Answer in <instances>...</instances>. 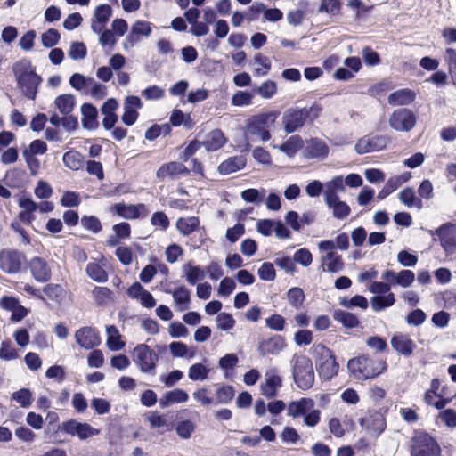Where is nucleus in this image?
Segmentation results:
<instances>
[{
    "mask_svg": "<svg viewBox=\"0 0 456 456\" xmlns=\"http://www.w3.org/2000/svg\"><path fill=\"white\" fill-rule=\"evenodd\" d=\"M290 366L295 384L303 390L311 388L314 383V370L310 358L295 354L290 360Z\"/></svg>",
    "mask_w": 456,
    "mask_h": 456,
    "instance_id": "f257e3e1",
    "label": "nucleus"
},
{
    "mask_svg": "<svg viewBox=\"0 0 456 456\" xmlns=\"http://www.w3.org/2000/svg\"><path fill=\"white\" fill-rule=\"evenodd\" d=\"M347 367L355 379H368L381 374L387 369V363L362 355L349 360Z\"/></svg>",
    "mask_w": 456,
    "mask_h": 456,
    "instance_id": "f03ea898",
    "label": "nucleus"
},
{
    "mask_svg": "<svg viewBox=\"0 0 456 456\" xmlns=\"http://www.w3.org/2000/svg\"><path fill=\"white\" fill-rule=\"evenodd\" d=\"M436 439L425 431H415L411 441V456H440Z\"/></svg>",
    "mask_w": 456,
    "mask_h": 456,
    "instance_id": "7ed1b4c3",
    "label": "nucleus"
},
{
    "mask_svg": "<svg viewBox=\"0 0 456 456\" xmlns=\"http://www.w3.org/2000/svg\"><path fill=\"white\" fill-rule=\"evenodd\" d=\"M279 113L270 111L254 116L247 126V133L265 142L271 138L269 127L274 123Z\"/></svg>",
    "mask_w": 456,
    "mask_h": 456,
    "instance_id": "20e7f679",
    "label": "nucleus"
},
{
    "mask_svg": "<svg viewBox=\"0 0 456 456\" xmlns=\"http://www.w3.org/2000/svg\"><path fill=\"white\" fill-rule=\"evenodd\" d=\"M134 361L143 373L155 374L159 354L145 344L138 345L133 351Z\"/></svg>",
    "mask_w": 456,
    "mask_h": 456,
    "instance_id": "39448f33",
    "label": "nucleus"
},
{
    "mask_svg": "<svg viewBox=\"0 0 456 456\" xmlns=\"http://www.w3.org/2000/svg\"><path fill=\"white\" fill-rule=\"evenodd\" d=\"M24 260V254L16 249L4 248L0 251V269L5 273H18Z\"/></svg>",
    "mask_w": 456,
    "mask_h": 456,
    "instance_id": "423d86ee",
    "label": "nucleus"
},
{
    "mask_svg": "<svg viewBox=\"0 0 456 456\" xmlns=\"http://www.w3.org/2000/svg\"><path fill=\"white\" fill-rule=\"evenodd\" d=\"M417 118L409 109L401 108L394 110L389 118V126L401 132H409L416 125Z\"/></svg>",
    "mask_w": 456,
    "mask_h": 456,
    "instance_id": "0eeeda50",
    "label": "nucleus"
},
{
    "mask_svg": "<svg viewBox=\"0 0 456 456\" xmlns=\"http://www.w3.org/2000/svg\"><path fill=\"white\" fill-rule=\"evenodd\" d=\"M316 350H320L321 354V362L317 367L320 376L325 379H330L336 376L339 366L336 362L333 353L329 348L321 345L316 346Z\"/></svg>",
    "mask_w": 456,
    "mask_h": 456,
    "instance_id": "6e6552de",
    "label": "nucleus"
},
{
    "mask_svg": "<svg viewBox=\"0 0 456 456\" xmlns=\"http://www.w3.org/2000/svg\"><path fill=\"white\" fill-rule=\"evenodd\" d=\"M360 425L370 436H379L386 428L387 423L384 415L378 411H368L360 419Z\"/></svg>",
    "mask_w": 456,
    "mask_h": 456,
    "instance_id": "1a4fd4ad",
    "label": "nucleus"
},
{
    "mask_svg": "<svg viewBox=\"0 0 456 456\" xmlns=\"http://www.w3.org/2000/svg\"><path fill=\"white\" fill-rule=\"evenodd\" d=\"M389 138L387 135H365L358 140L354 150L358 154L379 151L387 147Z\"/></svg>",
    "mask_w": 456,
    "mask_h": 456,
    "instance_id": "9d476101",
    "label": "nucleus"
},
{
    "mask_svg": "<svg viewBox=\"0 0 456 456\" xmlns=\"http://www.w3.org/2000/svg\"><path fill=\"white\" fill-rule=\"evenodd\" d=\"M61 430L72 436H77L81 440L97 436L100 433L99 429L93 428L88 423L78 422L76 419H69L63 422L61 424Z\"/></svg>",
    "mask_w": 456,
    "mask_h": 456,
    "instance_id": "9b49d317",
    "label": "nucleus"
},
{
    "mask_svg": "<svg viewBox=\"0 0 456 456\" xmlns=\"http://www.w3.org/2000/svg\"><path fill=\"white\" fill-rule=\"evenodd\" d=\"M151 24L144 20H137L132 26L129 34L123 42L126 50L133 48L142 37H148L151 34Z\"/></svg>",
    "mask_w": 456,
    "mask_h": 456,
    "instance_id": "f8f14e48",
    "label": "nucleus"
},
{
    "mask_svg": "<svg viewBox=\"0 0 456 456\" xmlns=\"http://www.w3.org/2000/svg\"><path fill=\"white\" fill-rule=\"evenodd\" d=\"M111 211L125 219H136L139 217H146L149 210L145 204L126 205L124 203H117L111 207Z\"/></svg>",
    "mask_w": 456,
    "mask_h": 456,
    "instance_id": "ddd939ff",
    "label": "nucleus"
},
{
    "mask_svg": "<svg viewBox=\"0 0 456 456\" xmlns=\"http://www.w3.org/2000/svg\"><path fill=\"white\" fill-rule=\"evenodd\" d=\"M77 345L85 349H93L101 344V338L94 328L85 326L75 333Z\"/></svg>",
    "mask_w": 456,
    "mask_h": 456,
    "instance_id": "4468645a",
    "label": "nucleus"
},
{
    "mask_svg": "<svg viewBox=\"0 0 456 456\" xmlns=\"http://www.w3.org/2000/svg\"><path fill=\"white\" fill-rule=\"evenodd\" d=\"M32 277L38 282H47L51 280L52 270L48 263L42 257L34 256L28 262Z\"/></svg>",
    "mask_w": 456,
    "mask_h": 456,
    "instance_id": "2eb2a0df",
    "label": "nucleus"
},
{
    "mask_svg": "<svg viewBox=\"0 0 456 456\" xmlns=\"http://www.w3.org/2000/svg\"><path fill=\"white\" fill-rule=\"evenodd\" d=\"M284 130L288 133H293L301 128L305 120L302 108H290L287 110L282 117Z\"/></svg>",
    "mask_w": 456,
    "mask_h": 456,
    "instance_id": "dca6fc26",
    "label": "nucleus"
},
{
    "mask_svg": "<svg viewBox=\"0 0 456 456\" xmlns=\"http://www.w3.org/2000/svg\"><path fill=\"white\" fill-rule=\"evenodd\" d=\"M436 235L441 240V245L447 253L456 251V225L446 224L436 230Z\"/></svg>",
    "mask_w": 456,
    "mask_h": 456,
    "instance_id": "f3484780",
    "label": "nucleus"
},
{
    "mask_svg": "<svg viewBox=\"0 0 456 456\" xmlns=\"http://www.w3.org/2000/svg\"><path fill=\"white\" fill-rule=\"evenodd\" d=\"M112 16V8L110 5L103 4L98 5L91 20V29L94 33H100L106 26Z\"/></svg>",
    "mask_w": 456,
    "mask_h": 456,
    "instance_id": "a211bd4d",
    "label": "nucleus"
},
{
    "mask_svg": "<svg viewBox=\"0 0 456 456\" xmlns=\"http://www.w3.org/2000/svg\"><path fill=\"white\" fill-rule=\"evenodd\" d=\"M381 278L393 285H400L403 288H408L414 281L415 274L411 270H402L399 273L387 270L382 273Z\"/></svg>",
    "mask_w": 456,
    "mask_h": 456,
    "instance_id": "6ab92c4d",
    "label": "nucleus"
},
{
    "mask_svg": "<svg viewBox=\"0 0 456 456\" xmlns=\"http://www.w3.org/2000/svg\"><path fill=\"white\" fill-rule=\"evenodd\" d=\"M391 346L398 354L403 356L412 354L416 345L409 335L401 332L395 333L391 338Z\"/></svg>",
    "mask_w": 456,
    "mask_h": 456,
    "instance_id": "aec40b11",
    "label": "nucleus"
},
{
    "mask_svg": "<svg viewBox=\"0 0 456 456\" xmlns=\"http://www.w3.org/2000/svg\"><path fill=\"white\" fill-rule=\"evenodd\" d=\"M329 147L321 139L312 138L305 142L304 155L307 159H324L328 156Z\"/></svg>",
    "mask_w": 456,
    "mask_h": 456,
    "instance_id": "412c9836",
    "label": "nucleus"
},
{
    "mask_svg": "<svg viewBox=\"0 0 456 456\" xmlns=\"http://www.w3.org/2000/svg\"><path fill=\"white\" fill-rule=\"evenodd\" d=\"M42 82V77L34 73L28 77L17 81V86L21 93L29 100H35L37 94V89Z\"/></svg>",
    "mask_w": 456,
    "mask_h": 456,
    "instance_id": "4be33fe9",
    "label": "nucleus"
},
{
    "mask_svg": "<svg viewBox=\"0 0 456 456\" xmlns=\"http://www.w3.org/2000/svg\"><path fill=\"white\" fill-rule=\"evenodd\" d=\"M265 377V381L261 385L262 395L267 398H273L277 395V390L282 386L281 378L276 374L275 370H268Z\"/></svg>",
    "mask_w": 456,
    "mask_h": 456,
    "instance_id": "5701e85b",
    "label": "nucleus"
},
{
    "mask_svg": "<svg viewBox=\"0 0 456 456\" xmlns=\"http://www.w3.org/2000/svg\"><path fill=\"white\" fill-rule=\"evenodd\" d=\"M118 108V102L115 98H110L102 104L101 108V112L104 115L102 126L106 130H110L117 123L118 115L115 111Z\"/></svg>",
    "mask_w": 456,
    "mask_h": 456,
    "instance_id": "b1692460",
    "label": "nucleus"
},
{
    "mask_svg": "<svg viewBox=\"0 0 456 456\" xmlns=\"http://www.w3.org/2000/svg\"><path fill=\"white\" fill-rule=\"evenodd\" d=\"M190 170L180 162L172 161L163 164L157 171L156 175L160 180L174 178L177 175H188Z\"/></svg>",
    "mask_w": 456,
    "mask_h": 456,
    "instance_id": "393cba45",
    "label": "nucleus"
},
{
    "mask_svg": "<svg viewBox=\"0 0 456 456\" xmlns=\"http://www.w3.org/2000/svg\"><path fill=\"white\" fill-rule=\"evenodd\" d=\"M286 346V342L281 336L276 335L259 344L258 351L261 355L278 354Z\"/></svg>",
    "mask_w": 456,
    "mask_h": 456,
    "instance_id": "a878e982",
    "label": "nucleus"
},
{
    "mask_svg": "<svg viewBox=\"0 0 456 456\" xmlns=\"http://www.w3.org/2000/svg\"><path fill=\"white\" fill-rule=\"evenodd\" d=\"M323 271L329 273H339L344 269V262L340 255L335 251L328 252L321 257Z\"/></svg>",
    "mask_w": 456,
    "mask_h": 456,
    "instance_id": "bb28decb",
    "label": "nucleus"
},
{
    "mask_svg": "<svg viewBox=\"0 0 456 456\" xmlns=\"http://www.w3.org/2000/svg\"><path fill=\"white\" fill-rule=\"evenodd\" d=\"M314 407V401L311 398H301L298 401H292L288 406V415L296 419L304 416Z\"/></svg>",
    "mask_w": 456,
    "mask_h": 456,
    "instance_id": "cd10ccee",
    "label": "nucleus"
},
{
    "mask_svg": "<svg viewBox=\"0 0 456 456\" xmlns=\"http://www.w3.org/2000/svg\"><path fill=\"white\" fill-rule=\"evenodd\" d=\"M325 204L332 210V215L336 219H346L351 213V208L345 201L340 200V198L325 199Z\"/></svg>",
    "mask_w": 456,
    "mask_h": 456,
    "instance_id": "c85d7f7f",
    "label": "nucleus"
},
{
    "mask_svg": "<svg viewBox=\"0 0 456 456\" xmlns=\"http://www.w3.org/2000/svg\"><path fill=\"white\" fill-rule=\"evenodd\" d=\"M167 292L172 294L177 311L183 312L189 308L191 292L185 286H180Z\"/></svg>",
    "mask_w": 456,
    "mask_h": 456,
    "instance_id": "c756f323",
    "label": "nucleus"
},
{
    "mask_svg": "<svg viewBox=\"0 0 456 456\" xmlns=\"http://www.w3.org/2000/svg\"><path fill=\"white\" fill-rule=\"evenodd\" d=\"M246 166V158L242 155L233 156L223 161L218 171L222 175H229L236 171L241 170Z\"/></svg>",
    "mask_w": 456,
    "mask_h": 456,
    "instance_id": "7c9ffc66",
    "label": "nucleus"
},
{
    "mask_svg": "<svg viewBox=\"0 0 456 456\" xmlns=\"http://www.w3.org/2000/svg\"><path fill=\"white\" fill-rule=\"evenodd\" d=\"M415 97V93L411 89H399L388 95L387 102L393 106L409 105Z\"/></svg>",
    "mask_w": 456,
    "mask_h": 456,
    "instance_id": "2f4dec72",
    "label": "nucleus"
},
{
    "mask_svg": "<svg viewBox=\"0 0 456 456\" xmlns=\"http://www.w3.org/2000/svg\"><path fill=\"white\" fill-rule=\"evenodd\" d=\"M189 399L188 394L180 388L167 391L159 399V405L161 408H166L174 403H186Z\"/></svg>",
    "mask_w": 456,
    "mask_h": 456,
    "instance_id": "473e14b6",
    "label": "nucleus"
},
{
    "mask_svg": "<svg viewBox=\"0 0 456 456\" xmlns=\"http://www.w3.org/2000/svg\"><path fill=\"white\" fill-rule=\"evenodd\" d=\"M81 112L83 116L82 123L84 127L88 129H95L98 127V110L96 107L91 103H84L81 107Z\"/></svg>",
    "mask_w": 456,
    "mask_h": 456,
    "instance_id": "72a5a7b5",
    "label": "nucleus"
},
{
    "mask_svg": "<svg viewBox=\"0 0 456 456\" xmlns=\"http://www.w3.org/2000/svg\"><path fill=\"white\" fill-rule=\"evenodd\" d=\"M64 165L71 170H80L85 167V157L80 152L71 150L63 154Z\"/></svg>",
    "mask_w": 456,
    "mask_h": 456,
    "instance_id": "f704fd0d",
    "label": "nucleus"
},
{
    "mask_svg": "<svg viewBox=\"0 0 456 456\" xmlns=\"http://www.w3.org/2000/svg\"><path fill=\"white\" fill-rule=\"evenodd\" d=\"M345 181L341 175L335 176L330 181L325 183V190L323 192L324 200L339 197L338 191H345Z\"/></svg>",
    "mask_w": 456,
    "mask_h": 456,
    "instance_id": "c9c22d12",
    "label": "nucleus"
},
{
    "mask_svg": "<svg viewBox=\"0 0 456 456\" xmlns=\"http://www.w3.org/2000/svg\"><path fill=\"white\" fill-rule=\"evenodd\" d=\"M12 71L16 81L36 73L31 61L28 59L16 61L12 66Z\"/></svg>",
    "mask_w": 456,
    "mask_h": 456,
    "instance_id": "e433bc0d",
    "label": "nucleus"
},
{
    "mask_svg": "<svg viewBox=\"0 0 456 456\" xmlns=\"http://www.w3.org/2000/svg\"><path fill=\"white\" fill-rule=\"evenodd\" d=\"M224 143L225 138L223 132L219 129H216L209 133L203 145L208 151H215L220 149Z\"/></svg>",
    "mask_w": 456,
    "mask_h": 456,
    "instance_id": "4c0bfd02",
    "label": "nucleus"
},
{
    "mask_svg": "<svg viewBox=\"0 0 456 456\" xmlns=\"http://www.w3.org/2000/svg\"><path fill=\"white\" fill-rule=\"evenodd\" d=\"M399 200L408 208L416 207L422 208L423 204L420 199L416 197L415 191L411 187L404 188L398 195Z\"/></svg>",
    "mask_w": 456,
    "mask_h": 456,
    "instance_id": "58836bf2",
    "label": "nucleus"
},
{
    "mask_svg": "<svg viewBox=\"0 0 456 456\" xmlns=\"http://www.w3.org/2000/svg\"><path fill=\"white\" fill-rule=\"evenodd\" d=\"M333 318L346 328L353 329L359 325L357 316L344 310H335L333 313Z\"/></svg>",
    "mask_w": 456,
    "mask_h": 456,
    "instance_id": "ea45409f",
    "label": "nucleus"
},
{
    "mask_svg": "<svg viewBox=\"0 0 456 456\" xmlns=\"http://www.w3.org/2000/svg\"><path fill=\"white\" fill-rule=\"evenodd\" d=\"M200 225L198 217L190 216L186 218H179L176 222L177 230L184 236L190 235Z\"/></svg>",
    "mask_w": 456,
    "mask_h": 456,
    "instance_id": "a19ab883",
    "label": "nucleus"
},
{
    "mask_svg": "<svg viewBox=\"0 0 456 456\" xmlns=\"http://www.w3.org/2000/svg\"><path fill=\"white\" fill-rule=\"evenodd\" d=\"M395 302L394 293L386 296H375L370 299L371 308L374 312H380L387 307L392 306Z\"/></svg>",
    "mask_w": 456,
    "mask_h": 456,
    "instance_id": "79ce46f5",
    "label": "nucleus"
},
{
    "mask_svg": "<svg viewBox=\"0 0 456 456\" xmlns=\"http://www.w3.org/2000/svg\"><path fill=\"white\" fill-rule=\"evenodd\" d=\"M183 269L185 273L186 281L191 285H194L198 281L205 278V272L200 266H193L191 263H188L183 267Z\"/></svg>",
    "mask_w": 456,
    "mask_h": 456,
    "instance_id": "37998d69",
    "label": "nucleus"
},
{
    "mask_svg": "<svg viewBox=\"0 0 456 456\" xmlns=\"http://www.w3.org/2000/svg\"><path fill=\"white\" fill-rule=\"evenodd\" d=\"M55 106L63 115H69L74 109L75 98L71 94H62L55 99Z\"/></svg>",
    "mask_w": 456,
    "mask_h": 456,
    "instance_id": "c03bdc74",
    "label": "nucleus"
},
{
    "mask_svg": "<svg viewBox=\"0 0 456 456\" xmlns=\"http://www.w3.org/2000/svg\"><path fill=\"white\" fill-rule=\"evenodd\" d=\"M93 77H86L80 73H74L69 78V85L79 92H86L93 84Z\"/></svg>",
    "mask_w": 456,
    "mask_h": 456,
    "instance_id": "a18cd8bd",
    "label": "nucleus"
},
{
    "mask_svg": "<svg viewBox=\"0 0 456 456\" xmlns=\"http://www.w3.org/2000/svg\"><path fill=\"white\" fill-rule=\"evenodd\" d=\"M341 7L342 2L340 0H321L318 12L336 16L340 13Z\"/></svg>",
    "mask_w": 456,
    "mask_h": 456,
    "instance_id": "49530a36",
    "label": "nucleus"
},
{
    "mask_svg": "<svg viewBox=\"0 0 456 456\" xmlns=\"http://www.w3.org/2000/svg\"><path fill=\"white\" fill-rule=\"evenodd\" d=\"M235 391L232 386L224 385L216 391L215 405L226 404L234 397Z\"/></svg>",
    "mask_w": 456,
    "mask_h": 456,
    "instance_id": "de8ad7c7",
    "label": "nucleus"
},
{
    "mask_svg": "<svg viewBox=\"0 0 456 456\" xmlns=\"http://www.w3.org/2000/svg\"><path fill=\"white\" fill-rule=\"evenodd\" d=\"M88 276L97 282H105L108 280L106 271L96 263H89L86 266Z\"/></svg>",
    "mask_w": 456,
    "mask_h": 456,
    "instance_id": "09e8293b",
    "label": "nucleus"
},
{
    "mask_svg": "<svg viewBox=\"0 0 456 456\" xmlns=\"http://www.w3.org/2000/svg\"><path fill=\"white\" fill-rule=\"evenodd\" d=\"M339 304L345 308L348 309L354 307H360L365 310L368 308L369 305L367 298L361 295H356L350 299L346 297L340 298Z\"/></svg>",
    "mask_w": 456,
    "mask_h": 456,
    "instance_id": "8fccbe9b",
    "label": "nucleus"
},
{
    "mask_svg": "<svg viewBox=\"0 0 456 456\" xmlns=\"http://www.w3.org/2000/svg\"><path fill=\"white\" fill-rule=\"evenodd\" d=\"M87 54V48L82 42H71L68 55L74 61L84 60Z\"/></svg>",
    "mask_w": 456,
    "mask_h": 456,
    "instance_id": "3c124183",
    "label": "nucleus"
},
{
    "mask_svg": "<svg viewBox=\"0 0 456 456\" xmlns=\"http://www.w3.org/2000/svg\"><path fill=\"white\" fill-rule=\"evenodd\" d=\"M209 370L202 363L192 364L188 371V377L193 381L204 380L208 378Z\"/></svg>",
    "mask_w": 456,
    "mask_h": 456,
    "instance_id": "603ef678",
    "label": "nucleus"
},
{
    "mask_svg": "<svg viewBox=\"0 0 456 456\" xmlns=\"http://www.w3.org/2000/svg\"><path fill=\"white\" fill-rule=\"evenodd\" d=\"M452 84L456 86V49L447 48L444 55Z\"/></svg>",
    "mask_w": 456,
    "mask_h": 456,
    "instance_id": "864d4df0",
    "label": "nucleus"
},
{
    "mask_svg": "<svg viewBox=\"0 0 456 456\" xmlns=\"http://www.w3.org/2000/svg\"><path fill=\"white\" fill-rule=\"evenodd\" d=\"M60 39V33L54 28H49L41 36L42 45L46 48L53 47L58 44Z\"/></svg>",
    "mask_w": 456,
    "mask_h": 456,
    "instance_id": "5fc2aeb1",
    "label": "nucleus"
},
{
    "mask_svg": "<svg viewBox=\"0 0 456 456\" xmlns=\"http://www.w3.org/2000/svg\"><path fill=\"white\" fill-rule=\"evenodd\" d=\"M288 300L293 307L299 308L305 300V293L303 289L297 287L290 289L288 291Z\"/></svg>",
    "mask_w": 456,
    "mask_h": 456,
    "instance_id": "6e6d98bb",
    "label": "nucleus"
},
{
    "mask_svg": "<svg viewBox=\"0 0 456 456\" xmlns=\"http://www.w3.org/2000/svg\"><path fill=\"white\" fill-rule=\"evenodd\" d=\"M265 191L263 189L261 191L257 189H247L241 192V198L246 202L258 204L262 202L265 197Z\"/></svg>",
    "mask_w": 456,
    "mask_h": 456,
    "instance_id": "4d7b16f0",
    "label": "nucleus"
},
{
    "mask_svg": "<svg viewBox=\"0 0 456 456\" xmlns=\"http://www.w3.org/2000/svg\"><path fill=\"white\" fill-rule=\"evenodd\" d=\"M81 224L85 229L94 233H98L102 229L100 220L94 216H83Z\"/></svg>",
    "mask_w": 456,
    "mask_h": 456,
    "instance_id": "13d9d810",
    "label": "nucleus"
},
{
    "mask_svg": "<svg viewBox=\"0 0 456 456\" xmlns=\"http://www.w3.org/2000/svg\"><path fill=\"white\" fill-rule=\"evenodd\" d=\"M193 398L203 406L215 405V398L210 396L207 387H202L193 392Z\"/></svg>",
    "mask_w": 456,
    "mask_h": 456,
    "instance_id": "bf43d9fd",
    "label": "nucleus"
},
{
    "mask_svg": "<svg viewBox=\"0 0 456 456\" xmlns=\"http://www.w3.org/2000/svg\"><path fill=\"white\" fill-rule=\"evenodd\" d=\"M253 94L246 91H238L232 97V105L248 106L252 103Z\"/></svg>",
    "mask_w": 456,
    "mask_h": 456,
    "instance_id": "052dcab7",
    "label": "nucleus"
},
{
    "mask_svg": "<svg viewBox=\"0 0 456 456\" xmlns=\"http://www.w3.org/2000/svg\"><path fill=\"white\" fill-rule=\"evenodd\" d=\"M217 328L222 330H230L235 325V320L231 314L220 313L216 317Z\"/></svg>",
    "mask_w": 456,
    "mask_h": 456,
    "instance_id": "680f3d73",
    "label": "nucleus"
},
{
    "mask_svg": "<svg viewBox=\"0 0 456 456\" xmlns=\"http://www.w3.org/2000/svg\"><path fill=\"white\" fill-rule=\"evenodd\" d=\"M400 187V180L397 178L390 177L381 191L378 194L379 200H384L387 198L389 194H391L393 191H395L397 188Z\"/></svg>",
    "mask_w": 456,
    "mask_h": 456,
    "instance_id": "e2e57ef3",
    "label": "nucleus"
},
{
    "mask_svg": "<svg viewBox=\"0 0 456 456\" xmlns=\"http://www.w3.org/2000/svg\"><path fill=\"white\" fill-rule=\"evenodd\" d=\"M12 398L17 401L21 407H28L32 402V394L29 389L22 388L14 392Z\"/></svg>",
    "mask_w": 456,
    "mask_h": 456,
    "instance_id": "0e129e2a",
    "label": "nucleus"
},
{
    "mask_svg": "<svg viewBox=\"0 0 456 456\" xmlns=\"http://www.w3.org/2000/svg\"><path fill=\"white\" fill-rule=\"evenodd\" d=\"M276 91V83L272 80L265 81L256 89L257 94L265 99L272 98Z\"/></svg>",
    "mask_w": 456,
    "mask_h": 456,
    "instance_id": "69168bd1",
    "label": "nucleus"
},
{
    "mask_svg": "<svg viewBox=\"0 0 456 456\" xmlns=\"http://www.w3.org/2000/svg\"><path fill=\"white\" fill-rule=\"evenodd\" d=\"M190 116H185L184 113L178 109L174 110L170 116V122L174 126H179L180 125L184 124L186 127H190Z\"/></svg>",
    "mask_w": 456,
    "mask_h": 456,
    "instance_id": "338daca9",
    "label": "nucleus"
},
{
    "mask_svg": "<svg viewBox=\"0 0 456 456\" xmlns=\"http://www.w3.org/2000/svg\"><path fill=\"white\" fill-rule=\"evenodd\" d=\"M151 224L153 226L159 227L162 231H166L170 222L167 216L163 211H158L152 215Z\"/></svg>",
    "mask_w": 456,
    "mask_h": 456,
    "instance_id": "774afa93",
    "label": "nucleus"
}]
</instances>
